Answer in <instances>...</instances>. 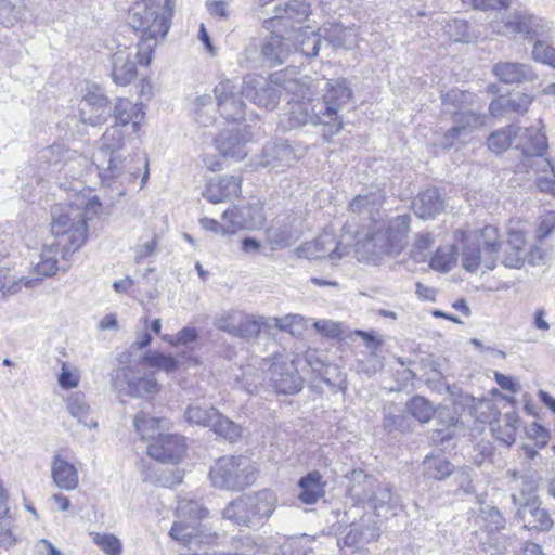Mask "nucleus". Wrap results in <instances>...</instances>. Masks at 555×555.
<instances>
[{
	"instance_id": "680f3d73",
	"label": "nucleus",
	"mask_w": 555,
	"mask_h": 555,
	"mask_svg": "<svg viewBox=\"0 0 555 555\" xmlns=\"http://www.w3.org/2000/svg\"><path fill=\"white\" fill-rule=\"evenodd\" d=\"M532 56L537 62L547 64L555 68V49L545 41H535L532 49Z\"/></svg>"
},
{
	"instance_id": "c03bdc74",
	"label": "nucleus",
	"mask_w": 555,
	"mask_h": 555,
	"mask_svg": "<svg viewBox=\"0 0 555 555\" xmlns=\"http://www.w3.org/2000/svg\"><path fill=\"white\" fill-rule=\"evenodd\" d=\"M219 411L214 406L195 401L191 403L185 410V418L190 424L210 427L216 417H218Z\"/></svg>"
},
{
	"instance_id": "4468645a",
	"label": "nucleus",
	"mask_w": 555,
	"mask_h": 555,
	"mask_svg": "<svg viewBox=\"0 0 555 555\" xmlns=\"http://www.w3.org/2000/svg\"><path fill=\"white\" fill-rule=\"evenodd\" d=\"M78 113L82 124L102 125L112 115L111 101L99 86H89L78 105Z\"/></svg>"
},
{
	"instance_id": "2f4dec72",
	"label": "nucleus",
	"mask_w": 555,
	"mask_h": 555,
	"mask_svg": "<svg viewBox=\"0 0 555 555\" xmlns=\"http://www.w3.org/2000/svg\"><path fill=\"white\" fill-rule=\"evenodd\" d=\"M518 515L528 530L550 531L554 526L548 511L541 507L535 500L520 505Z\"/></svg>"
},
{
	"instance_id": "864d4df0",
	"label": "nucleus",
	"mask_w": 555,
	"mask_h": 555,
	"mask_svg": "<svg viewBox=\"0 0 555 555\" xmlns=\"http://www.w3.org/2000/svg\"><path fill=\"white\" fill-rule=\"evenodd\" d=\"M67 409L70 415L77 418L78 422L83 423L88 427H95L96 422H88L89 405L86 402L85 395L81 392H74L67 399Z\"/></svg>"
},
{
	"instance_id": "6e6d98bb",
	"label": "nucleus",
	"mask_w": 555,
	"mask_h": 555,
	"mask_svg": "<svg viewBox=\"0 0 555 555\" xmlns=\"http://www.w3.org/2000/svg\"><path fill=\"white\" fill-rule=\"evenodd\" d=\"M406 409L409 413L421 423L429 422L435 414V409L431 403L421 396L413 397L406 403Z\"/></svg>"
},
{
	"instance_id": "f3484780",
	"label": "nucleus",
	"mask_w": 555,
	"mask_h": 555,
	"mask_svg": "<svg viewBox=\"0 0 555 555\" xmlns=\"http://www.w3.org/2000/svg\"><path fill=\"white\" fill-rule=\"evenodd\" d=\"M147 453L162 463L176 464L185 453L184 438L177 434H159L149 443Z\"/></svg>"
},
{
	"instance_id": "423d86ee",
	"label": "nucleus",
	"mask_w": 555,
	"mask_h": 555,
	"mask_svg": "<svg viewBox=\"0 0 555 555\" xmlns=\"http://www.w3.org/2000/svg\"><path fill=\"white\" fill-rule=\"evenodd\" d=\"M206 515L207 509L197 501L180 499L176 511L177 520L169 531L170 538L191 551H195V546L209 543L215 537L205 533L199 524Z\"/></svg>"
},
{
	"instance_id": "bb28decb",
	"label": "nucleus",
	"mask_w": 555,
	"mask_h": 555,
	"mask_svg": "<svg viewBox=\"0 0 555 555\" xmlns=\"http://www.w3.org/2000/svg\"><path fill=\"white\" fill-rule=\"evenodd\" d=\"M126 130L119 126H109L99 140V147L94 152L92 158L106 162L107 156H116L127 154L125 144L127 141Z\"/></svg>"
},
{
	"instance_id": "393cba45",
	"label": "nucleus",
	"mask_w": 555,
	"mask_h": 555,
	"mask_svg": "<svg viewBox=\"0 0 555 555\" xmlns=\"http://www.w3.org/2000/svg\"><path fill=\"white\" fill-rule=\"evenodd\" d=\"M354 243V255L360 262H372L378 264L384 256L389 253H382L385 246L383 241L377 238V231L357 232Z\"/></svg>"
},
{
	"instance_id": "cd10ccee",
	"label": "nucleus",
	"mask_w": 555,
	"mask_h": 555,
	"mask_svg": "<svg viewBox=\"0 0 555 555\" xmlns=\"http://www.w3.org/2000/svg\"><path fill=\"white\" fill-rule=\"evenodd\" d=\"M112 115L115 118V126L131 129V132L139 131L141 121L144 118L142 105L125 98H118L116 100Z\"/></svg>"
},
{
	"instance_id": "0e129e2a",
	"label": "nucleus",
	"mask_w": 555,
	"mask_h": 555,
	"mask_svg": "<svg viewBox=\"0 0 555 555\" xmlns=\"http://www.w3.org/2000/svg\"><path fill=\"white\" fill-rule=\"evenodd\" d=\"M384 367L383 358L376 351H371L364 359L358 360V371L366 375L375 374Z\"/></svg>"
},
{
	"instance_id": "9d476101",
	"label": "nucleus",
	"mask_w": 555,
	"mask_h": 555,
	"mask_svg": "<svg viewBox=\"0 0 555 555\" xmlns=\"http://www.w3.org/2000/svg\"><path fill=\"white\" fill-rule=\"evenodd\" d=\"M261 370L270 385L279 393L294 395L302 388L304 379L298 374L294 360L275 353L261 362Z\"/></svg>"
},
{
	"instance_id": "49530a36",
	"label": "nucleus",
	"mask_w": 555,
	"mask_h": 555,
	"mask_svg": "<svg viewBox=\"0 0 555 555\" xmlns=\"http://www.w3.org/2000/svg\"><path fill=\"white\" fill-rule=\"evenodd\" d=\"M270 324L266 322L264 317H257L242 311V318L240 323H237V328L234 337H238L246 340L254 339L258 337L261 327Z\"/></svg>"
},
{
	"instance_id": "4c0bfd02",
	"label": "nucleus",
	"mask_w": 555,
	"mask_h": 555,
	"mask_svg": "<svg viewBox=\"0 0 555 555\" xmlns=\"http://www.w3.org/2000/svg\"><path fill=\"white\" fill-rule=\"evenodd\" d=\"M475 524L479 527L477 534L483 537L501 531L505 528L506 521L495 506L483 505L475 517Z\"/></svg>"
},
{
	"instance_id": "dca6fc26",
	"label": "nucleus",
	"mask_w": 555,
	"mask_h": 555,
	"mask_svg": "<svg viewBox=\"0 0 555 555\" xmlns=\"http://www.w3.org/2000/svg\"><path fill=\"white\" fill-rule=\"evenodd\" d=\"M216 105L220 115L229 121H238L244 118L245 104L242 100V87L233 80H221L215 88Z\"/></svg>"
},
{
	"instance_id": "de8ad7c7",
	"label": "nucleus",
	"mask_w": 555,
	"mask_h": 555,
	"mask_svg": "<svg viewBox=\"0 0 555 555\" xmlns=\"http://www.w3.org/2000/svg\"><path fill=\"white\" fill-rule=\"evenodd\" d=\"M215 104L209 94L198 95L193 101V113L196 122L208 127L215 122Z\"/></svg>"
},
{
	"instance_id": "a878e982",
	"label": "nucleus",
	"mask_w": 555,
	"mask_h": 555,
	"mask_svg": "<svg viewBox=\"0 0 555 555\" xmlns=\"http://www.w3.org/2000/svg\"><path fill=\"white\" fill-rule=\"evenodd\" d=\"M502 263L507 268H520L526 262L527 243L521 230H509L506 242L501 243Z\"/></svg>"
},
{
	"instance_id": "9b49d317",
	"label": "nucleus",
	"mask_w": 555,
	"mask_h": 555,
	"mask_svg": "<svg viewBox=\"0 0 555 555\" xmlns=\"http://www.w3.org/2000/svg\"><path fill=\"white\" fill-rule=\"evenodd\" d=\"M294 78L282 79L279 74H275L269 80L263 76L248 75L243 80L242 93L257 106L274 109L280 102L281 88L287 92L284 88L285 81Z\"/></svg>"
},
{
	"instance_id": "a19ab883",
	"label": "nucleus",
	"mask_w": 555,
	"mask_h": 555,
	"mask_svg": "<svg viewBox=\"0 0 555 555\" xmlns=\"http://www.w3.org/2000/svg\"><path fill=\"white\" fill-rule=\"evenodd\" d=\"M518 421L516 412L505 413L502 418L491 424L494 437L504 444L512 446L516 440Z\"/></svg>"
},
{
	"instance_id": "69168bd1",
	"label": "nucleus",
	"mask_w": 555,
	"mask_h": 555,
	"mask_svg": "<svg viewBox=\"0 0 555 555\" xmlns=\"http://www.w3.org/2000/svg\"><path fill=\"white\" fill-rule=\"evenodd\" d=\"M392 499L391 489L387 485L378 483L375 491L369 498V502L376 511L390 503Z\"/></svg>"
},
{
	"instance_id": "2eb2a0df",
	"label": "nucleus",
	"mask_w": 555,
	"mask_h": 555,
	"mask_svg": "<svg viewBox=\"0 0 555 555\" xmlns=\"http://www.w3.org/2000/svg\"><path fill=\"white\" fill-rule=\"evenodd\" d=\"M307 149L300 144H292L287 140L279 139L270 142L262 149L257 157L258 167H288L306 154Z\"/></svg>"
},
{
	"instance_id": "a211bd4d",
	"label": "nucleus",
	"mask_w": 555,
	"mask_h": 555,
	"mask_svg": "<svg viewBox=\"0 0 555 555\" xmlns=\"http://www.w3.org/2000/svg\"><path fill=\"white\" fill-rule=\"evenodd\" d=\"M310 14V5L305 0H291L284 7H276L274 15L264 21L267 29L289 28L295 30V24L304 22Z\"/></svg>"
},
{
	"instance_id": "412c9836",
	"label": "nucleus",
	"mask_w": 555,
	"mask_h": 555,
	"mask_svg": "<svg viewBox=\"0 0 555 555\" xmlns=\"http://www.w3.org/2000/svg\"><path fill=\"white\" fill-rule=\"evenodd\" d=\"M385 192L377 188L364 190L358 194L349 204V208L353 214L364 216L371 222L376 223L380 218V209L385 202Z\"/></svg>"
},
{
	"instance_id": "774afa93",
	"label": "nucleus",
	"mask_w": 555,
	"mask_h": 555,
	"mask_svg": "<svg viewBox=\"0 0 555 555\" xmlns=\"http://www.w3.org/2000/svg\"><path fill=\"white\" fill-rule=\"evenodd\" d=\"M527 435L530 439L535 441V446L538 448H543L548 442V437H550L548 431L542 425H540L538 423H532L527 428Z\"/></svg>"
},
{
	"instance_id": "6ab92c4d",
	"label": "nucleus",
	"mask_w": 555,
	"mask_h": 555,
	"mask_svg": "<svg viewBox=\"0 0 555 555\" xmlns=\"http://www.w3.org/2000/svg\"><path fill=\"white\" fill-rule=\"evenodd\" d=\"M411 218L409 215H401L389 220L386 229L377 231V238L385 244L382 253L398 255L404 249L408 243Z\"/></svg>"
},
{
	"instance_id": "5fc2aeb1",
	"label": "nucleus",
	"mask_w": 555,
	"mask_h": 555,
	"mask_svg": "<svg viewBox=\"0 0 555 555\" xmlns=\"http://www.w3.org/2000/svg\"><path fill=\"white\" fill-rule=\"evenodd\" d=\"M210 428L215 434L231 442L236 441L242 436L241 426L222 415L220 412L218 413V417L212 422Z\"/></svg>"
},
{
	"instance_id": "4be33fe9",
	"label": "nucleus",
	"mask_w": 555,
	"mask_h": 555,
	"mask_svg": "<svg viewBox=\"0 0 555 555\" xmlns=\"http://www.w3.org/2000/svg\"><path fill=\"white\" fill-rule=\"evenodd\" d=\"M242 177L220 176L211 179L205 190L203 197L212 204L231 201L241 194Z\"/></svg>"
},
{
	"instance_id": "f03ea898",
	"label": "nucleus",
	"mask_w": 555,
	"mask_h": 555,
	"mask_svg": "<svg viewBox=\"0 0 555 555\" xmlns=\"http://www.w3.org/2000/svg\"><path fill=\"white\" fill-rule=\"evenodd\" d=\"M101 204L96 198L86 201L77 196L74 203H60L51 210L50 231L55 237L53 242L61 247L62 258L82 247L88 237V215H96Z\"/></svg>"
},
{
	"instance_id": "8fccbe9b",
	"label": "nucleus",
	"mask_w": 555,
	"mask_h": 555,
	"mask_svg": "<svg viewBox=\"0 0 555 555\" xmlns=\"http://www.w3.org/2000/svg\"><path fill=\"white\" fill-rule=\"evenodd\" d=\"M423 464L425 475L435 480H443L454 470V466L443 457L426 456Z\"/></svg>"
},
{
	"instance_id": "338daca9",
	"label": "nucleus",
	"mask_w": 555,
	"mask_h": 555,
	"mask_svg": "<svg viewBox=\"0 0 555 555\" xmlns=\"http://www.w3.org/2000/svg\"><path fill=\"white\" fill-rule=\"evenodd\" d=\"M301 318L297 314H288L283 318H266V322L270 325L268 327H278L282 331L294 333V326L300 322Z\"/></svg>"
},
{
	"instance_id": "ea45409f",
	"label": "nucleus",
	"mask_w": 555,
	"mask_h": 555,
	"mask_svg": "<svg viewBox=\"0 0 555 555\" xmlns=\"http://www.w3.org/2000/svg\"><path fill=\"white\" fill-rule=\"evenodd\" d=\"M520 130L521 128L516 124L500 128L489 134L487 138V146L491 152L501 154L511 147Z\"/></svg>"
},
{
	"instance_id": "0eeeda50",
	"label": "nucleus",
	"mask_w": 555,
	"mask_h": 555,
	"mask_svg": "<svg viewBox=\"0 0 555 555\" xmlns=\"http://www.w3.org/2000/svg\"><path fill=\"white\" fill-rule=\"evenodd\" d=\"M276 498L270 490H262L251 495L238 496L223 509V517L232 522L258 527L275 509Z\"/></svg>"
},
{
	"instance_id": "ddd939ff",
	"label": "nucleus",
	"mask_w": 555,
	"mask_h": 555,
	"mask_svg": "<svg viewBox=\"0 0 555 555\" xmlns=\"http://www.w3.org/2000/svg\"><path fill=\"white\" fill-rule=\"evenodd\" d=\"M492 29L502 36L521 34L529 37H544L550 31V25L539 16L517 11L493 23Z\"/></svg>"
},
{
	"instance_id": "1a4fd4ad",
	"label": "nucleus",
	"mask_w": 555,
	"mask_h": 555,
	"mask_svg": "<svg viewBox=\"0 0 555 555\" xmlns=\"http://www.w3.org/2000/svg\"><path fill=\"white\" fill-rule=\"evenodd\" d=\"M257 470L246 456H223L210 469V479L215 487L241 491L253 485Z\"/></svg>"
},
{
	"instance_id": "58836bf2",
	"label": "nucleus",
	"mask_w": 555,
	"mask_h": 555,
	"mask_svg": "<svg viewBox=\"0 0 555 555\" xmlns=\"http://www.w3.org/2000/svg\"><path fill=\"white\" fill-rule=\"evenodd\" d=\"M291 38L294 40V42L291 43L292 50L300 51L301 54L307 57H313L319 53L323 36L320 29L318 31H313L309 28H300L298 30H294Z\"/></svg>"
},
{
	"instance_id": "37998d69",
	"label": "nucleus",
	"mask_w": 555,
	"mask_h": 555,
	"mask_svg": "<svg viewBox=\"0 0 555 555\" xmlns=\"http://www.w3.org/2000/svg\"><path fill=\"white\" fill-rule=\"evenodd\" d=\"M168 424L166 418L151 417L146 413L141 412L134 416L133 427L142 439L155 440L162 428Z\"/></svg>"
},
{
	"instance_id": "79ce46f5",
	"label": "nucleus",
	"mask_w": 555,
	"mask_h": 555,
	"mask_svg": "<svg viewBox=\"0 0 555 555\" xmlns=\"http://www.w3.org/2000/svg\"><path fill=\"white\" fill-rule=\"evenodd\" d=\"M301 489L298 498L306 504L315 503L324 494V485L319 472H311L299 481Z\"/></svg>"
},
{
	"instance_id": "f257e3e1",
	"label": "nucleus",
	"mask_w": 555,
	"mask_h": 555,
	"mask_svg": "<svg viewBox=\"0 0 555 555\" xmlns=\"http://www.w3.org/2000/svg\"><path fill=\"white\" fill-rule=\"evenodd\" d=\"M284 88L292 98L280 121L283 129L322 126L324 141L340 131L344 121L339 112L352 96L345 79H321L314 86L310 77L300 76L285 81Z\"/></svg>"
},
{
	"instance_id": "39448f33",
	"label": "nucleus",
	"mask_w": 555,
	"mask_h": 555,
	"mask_svg": "<svg viewBox=\"0 0 555 555\" xmlns=\"http://www.w3.org/2000/svg\"><path fill=\"white\" fill-rule=\"evenodd\" d=\"M499 230L494 225H486L479 232L464 236L462 266L468 272H476L481 266L493 270L499 259Z\"/></svg>"
},
{
	"instance_id": "bf43d9fd",
	"label": "nucleus",
	"mask_w": 555,
	"mask_h": 555,
	"mask_svg": "<svg viewBox=\"0 0 555 555\" xmlns=\"http://www.w3.org/2000/svg\"><path fill=\"white\" fill-rule=\"evenodd\" d=\"M149 366L163 370L165 372H172L178 367V360L170 354L162 352H151L143 357Z\"/></svg>"
},
{
	"instance_id": "09e8293b",
	"label": "nucleus",
	"mask_w": 555,
	"mask_h": 555,
	"mask_svg": "<svg viewBox=\"0 0 555 555\" xmlns=\"http://www.w3.org/2000/svg\"><path fill=\"white\" fill-rule=\"evenodd\" d=\"M512 535L498 531L479 537V543L483 552L490 555H500L504 554L512 545Z\"/></svg>"
},
{
	"instance_id": "e433bc0d",
	"label": "nucleus",
	"mask_w": 555,
	"mask_h": 555,
	"mask_svg": "<svg viewBox=\"0 0 555 555\" xmlns=\"http://www.w3.org/2000/svg\"><path fill=\"white\" fill-rule=\"evenodd\" d=\"M323 39L333 48L349 49L356 43L357 31L354 27H344L338 23H328L320 27Z\"/></svg>"
},
{
	"instance_id": "6e6552de",
	"label": "nucleus",
	"mask_w": 555,
	"mask_h": 555,
	"mask_svg": "<svg viewBox=\"0 0 555 555\" xmlns=\"http://www.w3.org/2000/svg\"><path fill=\"white\" fill-rule=\"evenodd\" d=\"M547 147V138L540 127L531 126L520 130L516 149L521 152V157L515 165V172L534 177L548 172L550 159L544 157Z\"/></svg>"
},
{
	"instance_id": "c756f323",
	"label": "nucleus",
	"mask_w": 555,
	"mask_h": 555,
	"mask_svg": "<svg viewBox=\"0 0 555 555\" xmlns=\"http://www.w3.org/2000/svg\"><path fill=\"white\" fill-rule=\"evenodd\" d=\"M271 35L268 36L262 44L261 54L271 66L283 63L292 52L291 35L285 37L280 33L281 29L270 28Z\"/></svg>"
},
{
	"instance_id": "c85d7f7f",
	"label": "nucleus",
	"mask_w": 555,
	"mask_h": 555,
	"mask_svg": "<svg viewBox=\"0 0 555 555\" xmlns=\"http://www.w3.org/2000/svg\"><path fill=\"white\" fill-rule=\"evenodd\" d=\"M446 203L436 188L421 191L412 202L414 214L423 220L434 219L444 210Z\"/></svg>"
},
{
	"instance_id": "052dcab7",
	"label": "nucleus",
	"mask_w": 555,
	"mask_h": 555,
	"mask_svg": "<svg viewBox=\"0 0 555 555\" xmlns=\"http://www.w3.org/2000/svg\"><path fill=\"white\" fill-rule=\"evenodd\" d=\"M455 260L453 247L438 248L430 260V267L434 270L447 272L453 267Z\"/></svg>"
},
{
	"instance_id": "603ef678",
	"label": "nucleus",
	"mask_w": 555,
	"mask_h": 555,
	"mask_svg": "<svg viewBox=\"0 0 555 555\" xmlns=\"http://www.w3.org/2000/svg\"><path fill=\"white\" fill-rule=\"evenodd\" d=\"M473 95L469 92L460 89H451L450 91L441 94L443 112L453 114L463 112L465 104L469 103Z\"/></svg>"
},
{
	"instance_id": "f8f14e48",
	"label": "nucleus",
	"mask_w": 555,
	"mask_h": 555,
	"mask_svg": "<svg viewBox=\"0 0 555 555\" xmlns=\"http://www.w3.org/2000/svg\"><path fill=\"white\" fill-rule=\"evenodd\" d=\"M351 251V245L346 235L337 240L328 232L320 234L315 240L305 242L295 250L299 258L323 259L328 258L333 263L341 260Z\"/></svg>"
},
{
	"instance_id": "4d7b16f0",
	"label": "nucleus",
	"mask_w": 555,
	"mask_h": 555,
	"mask_svg": "<svg viewBox=\"0 0 555 555\" xmlns=\"http://www.w3.org/2000/svg\"><path fill=\"white\" fill-rule=\"evenodd\" d=\"M241 318H242L241 310L225 311L215 318L214 326L217 330L224 332L234 337L236 328H237V323H240Z\"/></svg>"
},
{
	"instance_id": "b1692460",
	"label": "nucleus",
	"mask_w": 555,
	"mask_h": 555,
	"mask_svg": "<svg viewBox=\"0 0 555 555\" xmlns=\"http://www.w3.org/2000/svg\"><path fill=\"white\" fill-rule=\"evenodd\" d=\"M122 376L127 384V393L131 397L152 400L160 391L154 373L138 376L133 374L132 369L126 367L122 370Z\"/></svg>"
},
{
	"instance_id": "473e14b6",
	"label": "nucleus",
	"mask_w": 555,
	"mask_h": 555,
	"mask_svg": "<svg viewBox=\"0 0 555 555\" xmlns=\"http://www.w3.org/2000/svg\"><path fill=\"white\" fill-rule=\"evenodd\" d=\"M454 122L455 126L444 134L446 147H451L456 139L480 128L485 122V117L473 111L459 112L454 113Z\"/></svg>"
},
{
	"instance_id": "a18cd8bd",
	"label": "nucleus",
	"mask_w": 555,
	"mask_h": 555,
	"mask_svg": "<svg viewBox=\"0 0 555 555\" xmlns=\"http://www.w3.org/2000/svg\"><path fill=\"white\" fill-rule=\"evenodd\" d=\"M223 221L227 223L224 232H232L253 225V208L250 206H233L223 212Z\"/></svg>"
},
{
	"instance_id": "3c124183",
	"label": "nucleus",
	"mask_w": 555,
	"mask_h": 555,
	"mask_svg": "<svg viewBox=\"0 0 555 555\" xmlns=\"http://www.w3.org/2000/svg\"><path fill=\"white\" fill-rule=\"evenodd\" d=\"M61 253V247H56L54 243L44 244L41 260L36 266V271L39 275L51 276L57 271L56 256Z\"/></svg>"
},
{
	"instance_id": "e2e57ef3",
	"label": "nucleus",
	"mask_w": 555,
	"mask_h": 555,
	"mask_svg": "<svg viewBox=\"0 0 555 555\" xmlns=\"http://www.w3.org/2000/svg\"><path fill=\"white\" fill-rule=\"evenodd\" d=\"M535 185L540 192L555 195V157L554 160H550L548 172L535 176Z\"/></svg>"
},
{
	"instance_id": "f704fd0d",
	"label": "nucleus",
	"mask_w": 555,
	"mask_h": 555,
	"mask_svg": "<svg viewBox=\"0 0 555 555\" xmlns=\"http://www.w3.org/2000/svg\"><path fill=\"white\" fill-rule=\"evenodd\" d=\"M132 55L128 47L119 48L113 54L112 77L116 85L127 86L135 78L137 67Z\"/></svg>"
},
{
	"instance_id": "7c9ffc66",
	"label": "nucleus",
	"mask_w": 555,
	"mask_h": 555,
	"mask_svg": "<svg viewBox=\"0 0 555 555\" xmlns=\"http://www.w3.org/2000/svg\"><path fill=\"white\" fill-rule=\"evenodd\" d=\"M247 139L238 130H223L215 139V146L223 157L242 160L247 155Z\"/></svg>"
},
{
	"instance_id": "aec40b11",
	"label": "nucleus",
	"mask_w": 555,
	"mask_h": 555,
	"mask_svg": "<svg viewBox=\"0 0 555 555\" xmlns=\"http://www.w3.org/2000/svg\"><path fill=\"white\" fill-rule=\"evenodd\" d=\"M379 537V528L372 515L363 516L359 521L352 522L341 540L344 546L361 550ZM340 545V542H338Z\"/></svg>"
},
{
	"instance_id": "20e7f679",
	"label": "nucleus",
	"mask_w": 555,
	"mask_h": 555,
	"mask_svg": "<svg viewBox=\"0 0 555 555\" xmlns=\"http://www.w3.org/2000/svg\"><path fill=\"white\" fill-rule=\"evenodd\" d=\"M89 166L95 167L102 184L115 190L118 196H124L131 186L135 185L142 170L140 188L149 179L147 159L138 154L107 156L104 163L92 158L89 159Z\"/></svg>"
},
{
	"instance_id": "72a5a7b5",
	"label": "nucleus",
	"mask_w": 555,
	"mask_h": 555,
	"mask_svg": "<svg viewBox=\"0 0 555 555\" xmlns=\"http://www.w3.org/2000/svg\"><path fill=\"white\" fill-rule=\"evenodd\" d=\"M51 477L54 485L62 490L73 491L78 488L79 475L77 468L60 454L54 455L51 462Z\"/></svg>"
},
{
	"instance_id": "c9c22d12",
	"label": "nucleus",
	"mask_w": 555,
	"mask_h": 555,
	"mask_svg": "<svg viewBox=\"0 0 555 555\" xmlns=\"http://www.w3.org/2000/svg\"><path fill=\"white\" fill-rule=\"evenodd\" d=\"M492 73L500 81L507 85L532 81L537 78L529 65L516 62H499L493 66Z\"/></svg>"
},
{
	"instance_id": "5701e85b",
	"label": "nucleus",
	"mask_w": 555,
	"mask_h": 555,
	"mask_svg": "<svg viewBox=\"0 0 555 555\" xmlns=\"http://www.w3.org/2000/svg\"><path fill=\"white\" fill-rule=\"evenodd\" d=\"M42 158L52 164L64 163L73 177H82L83 169L88 168L89 158L77 151L66 149L61 144H53L42 151Z\"/></svg>"
},
{
	"instance_id": "7ed1b4c3",
	"label": "nucleus",
	"mask_w": 555,
	"mask_h": 555,
	"mask_svg": "<svg viewBox=\"0 0 555 555\" xmlns=\"http://www.w3.org/2000/svg\"><path fill=\"white\" fill-rule=\"evenodd\" d=\"M175 0H139L129 10V24L142 33L135 56L141 65H149L154 49L163 41L171 26Z\"/></svg>"
},
{
	"instance_id": "13d9d810",
	"label": "nucleus",
	"mask_w": 555,
	"mask_h": 555,
	"mask_svg": "<svg viewBox=\"0 0 555 555\" xmlns=\"http://www.w3.org/2000/svg\"><path fill=\"white\" fill-rule=\"evenodd\" d=\"M93 542L107 555H120L122 545L120 540L112 533L91 532Z\"/></svg>"
}]
</instances>
